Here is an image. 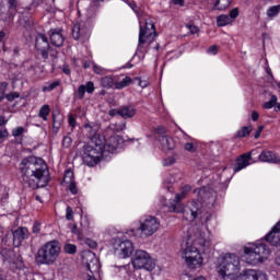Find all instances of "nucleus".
<instances>
[{
    "mask_svg": "<svg viewBox=\"0 0 280 280\" xmlns=\"http://www.w3.org/2000/svg\"><path fill=\"white\" fill-rule=\"evenodd\" d=\"M84 128L88 130L89 139L93 145H85L83 148V163L88 165V167H95L97 163H100V159H102L103 154H115L117 149L121 143H124V138L120 136H112L108 140L100 132V126L91 125L90 122L84 125Z\"/></svg>",
    "mask_w": 280,
    "mask_h": 280,
    "instance_id": "1",
    "label": "nucleus"
},
{
    "mask_svg": "<svg viewBox=\"0 0 280 280\" xmlns=\"http://www.w3.org/2000/svg\"><path fill=\"white\" fill-rule=\"evenodd\" d=\"M20 172L24 185L31 189H38V187H47L49 183V168L44 159L36 156H28L20 163Z\"/></svg>",
    "mask_w": 280,
    "mask_h": 280,
    "instance_id": "2",
    "label": "nucleus"
},
{
    "mask_svg": "<svg viewBox=\"0 0 280 280\" xmlns=\"http://www.w3.org/2000/svg\"><path fill=\"white\" fill-rule=\"evenodd\" d=\"M220 277L224 280H268V275L261 270L246 269L238 276L240 272V257L235 254H226L218 267Z\"/></svg>",
    "mask_w": 280,
    "mask_h": 280,
    "instance_id": "3",
    "label": "nucleus"
},
{
    "mask_svg": "<svg viewBox=\"0 0 280 280\" xmlns=\"http://www.w3.org/2000/svg\"><path fill=\"white\" fill-rule=\"evenodd\" d=\"M60 257V243L50 241L44 244L35 255V261L39 266H54Z\"/></svg>",
    "mask_w": 280,
    "mask_h": 280,
    "instance_id": "4",
    "label": "nucleus"
},
{
    "mask_svg": "<svg viewBox=\"0 0 280 280\" xmlns=\"http://www.w3.org/2000/svg\"><path fill=\"white\" fill-rule=\"evenodd\" d=\"M156 38V28L154 22L151 19L145 20L144 25L140 20V32L138 39V48L141 49L143 45L150 46Z\"/></svg>",
    "mask_w": 280,
    "mask_h": 280,
    "instance_id": "5",
    "label": "nucleus"
},
{
    "mask_svg": "<svg viewBox=\"0 0 280 280\" xmlns=\"http://www.w3.org/2000/svg\"><path fill=\"white\" fill-rule=\"evenodd\" d=\"M131 264L136 270H147L148 272H152L156 268L154 259L143 249L136 250Z\"/></svg>",
    "mask_w": 280,
    "mask_h": 280,
    "instance_id": "6",
    "label": "nucleus"
},
{
    "mask_svg": "<svg viewBox=\"0 0 280 280\" xmlns=\"http://www.w3.org/2000/svg\"><path fill=\"white\" fill-rule=\"evenodd\" d=\"M159 229H161V221H159L156 217L149 215L140 220L137 231L140 233L141 237H152Z\"/></svg>",
    "mask_w": 280,
    "mask_h": 280,
    "instance_id": "7",
    "label": "nucleus"
},
{
    "mask_svg": "<svg viewBox=\"0 0 280 280\" xmlns=\"http://www.w3.org/2000/svg\"><path fill=\"white\" fill-rule=\"evenodd\" d=\"M183 257L190 268H200L202 266V255L200 254V250H198V247L194 245H188L184 249Z\"/></svg>",
    "mask_w": 280,
    "mask_h": 280,
    "instance_id": "8",
    "label": "nucleus"
},
{
    "mask_svg": "<svg viewBox=\"0 0 280 280\" xmlns=\"http://www.w3.org/2000/svg\"><path fill=\"white\" fill-rule=\"evenodd\" d=\"M72 36L74 40L86 43V40L91 38V24L84 22L74 24L72 27Z\"/></svg>",
    "mask_w": 280,
    "mask_h": 280,
    "instance_id": "9",
    "label": "nucleus"
},
{
    "mask_svg": "<svg viewBox=\"0 0 280 280\" xmlns=\"http://www.w3.org/2000/svg\"><path fill=\"white\" fill-rule=\"evenodd\" d=\"M165 132H167V130L164 127H159L158 129H155V135H159L156 139L160 142L162 150H164V152H167L170 150H174L175 142L174 138L165 136Z\"/></svg>",
    "mask_w": 280,
    "mask_h": 280,
    "instance_id": "10",
    "label": "nucleus"
},
{
    "mask_svg": "<svg viewBox=\"0 0 280 280\" xmlns=\"http://www.w3.org/2000/svg\"><path fill=\"white\" fill-rule=\"evenodd\" d=\"M35 49L40 54L44 60L49 58V40L44 34H38L35 38Z\"/></svg>",
    "mask_w": 280,
    "mask_h": 280,
    "instance_id": "11",
    "label": "nucleus"
},
{
    "mask_svg": "<svg viewBox=\"0 0 280 280\" xmlns=\"http://www.w3.org/2000/svg\"><path fill=\"white\" fill-rule=\"evenodd\" d=\"M135 250V245L126 240L120 242L116 247H115V254L120 257V259H126L132 255V252Z\"/></svg>",
    "mask_w": 280,
    "mask_h": 280,
    "instance_id": "12",
    "label": "nucleus"
},
{
    "mask_svg": "<svg viewBox=\"0 0 280 280\" xmlns=\"http://www.w3.org/2000/svg\"><path fill=\"white\" fill-rule=\"evenodd\" d=\"M189 191H191V186L189 185L182 188L180 192L177 194L175 199L171 202V211H174L175 213H180V211H183V208H178V205L180 203V200H185V198H187V194H189Z\"/></svg>",
    "mask_w": 280,
    "mask_h": 280,
    "instance_id": "13",
    "label": "nucleus"
},
{
    "mask_svg": "<svg viewBox=\"0 0 280 280\" xmlns=\"http://www.w3.org/2000/svg\"><path fill=\"white\" fill-rule=\"evenodd\" d=\"M265 240L271 244V246H280V221L265 236Z\"/></svg>",
    "mask_w": 280,
    "mask_h": 280,
    "instance_id": "14",
    "label": "nucleus"
},
{
    "mask_svg": "<svg viewBox=\"0 0 280 280\" xmlns=\"http://www.w3.org/2000/svg\"><path fill=\"white\" fill-rule=\"evenodd\" d=\"M25 240H30V230L27 228H18L13 232V244L19 247Z\"/></svg>",
    "mask_w": 280,
    "mask_h": 280,
    "instance_id": "15",
    "label": "nucleus"
},
{
    "mask_svg": "<svg viewBox=\"0 0 280 280\" xmlns=\"http://www.w3.org/2000/svg\"><path fill=\"white\" fill-rule=\"evenodd\" d=\"M243 261H246L249 266L261 264L260 257L256 254L253 247L244 248Z\"/></svg>",
    "mask_w": 280,
    "mask_h": 280,
    "instance_id": "16",
    "label": "nucleus"
},
{
    "mask_svg": "<svg viewBox=\"0 0 280 280\" xmlns=\"http://www.w3.org/2000/svg\"><path fill=\"white\" fill-rule=\"evenodd\" d=\"M253 160V152H247L241 155L236 160V164L234 165V172H242V170H245V167H248L250 165V161Z\"/></svg>",
    "mask_w": 280,
    "mask_h": 280,
    "instance_id": "17",
    "label": "nucleus"
},
{
    "mask_svg": "<svg viewBox=\"0 0 280 280\" xmlns=\"http://www.w3.org/2000/svg\"><path fill=\"white\" fill-rule=\"evenodd\" d=\"M49 37L54 47H62V45H65V35H62V30L51 28L49 31Z\"/></svg>",
    "mask_w": 280,
    "mask_h": 280,
    "instance_id": "18",
    "label": "nucleus"
},
{
    "mask_svg": "<svg viewBox=\"0 0 280 280\" xmlns=\"http://www.w3.org/2000/svg\"><path fill=\"white\" fill-rule=\"evenodd\" d=\"M254 252L258 257H260V262L266 261L268 257H270V248L266 246V244H259L253 247Z\"/></svg>",
    "mask_w": 280,
    "mask_h": 280,
    "instance_id": "19",
    "label": "nucleus"
},
{
    "mask_svg": "<svg viewBox=\"0 0 280 280\" xmlns=\"http://www.w3.org/2000/svg\"><path fill=\"white\" fill-rule=\"evenodd\" d=\"M259 161L262 163H279V158L272 151L265 150L259 155Z\"/></svg>",
    "mask_w": 280,
    "mask_h": 280,
    "instance_id": "20",
    "label": "nucleus"
},
{
    "mask_svg": "<svg viewBox=\"0 0 280 280\" xmlns=\"http://www.w3.org/2000/svg\"><path fill=\"white\" fill-rule=\"evenodd\" d=\"M117 115H119L124 119H132V117L137 115V109H135V107L132 106H122L117 109Z\"/></svg>",
    "mask_w": 280,
    "mask_h": 280,
    "instance_id": "21",
    "label": "nucleus"
},
{
    "mask_svg": "<svg viewBox=\"0 0 280 280\" xmlns=\"http://www.w3.org/2000/svg\"><path fill=\"white\" fill-rule=\"evenodd\" d=\"M95 91V84L90 81L86 83V85H80L78 89V96L79 100H82L84 97V93H93Z\"/></svg>",
    "mask_w": 280,
    "mask_h": 280,
    "instance_id": "22",
    "label": "nucleus"
},
{
    "mask_svg": "<svg viewBox=\"0 0 280 280\" xmlns=\"http://www.w3.org/2000/svg\"><path fill=\"white\" fill-rule=\"evenodd\" d=\"M231 3H233V0H215L213 4V10L224 12V10H228V8L231 7Z\"/></svg>",
    "mask_w": 280,
    "mask_h": 280,
    "instance_id": "23",
    "label": "nucleus"
},
{
    "mask_svg": "<svg viewBox=\"0 0 280 280\" xmlns=\"http://www.w3.org/2000/svg\"><path fill=\"white\" fill-rule=\"evenodd\" d=\"M231 23L233 22L231 21V18H229V15L226 14H221L217 18L218 27H226V25H231Z\"/></svg>",
    "mask_w": 280,
    "mask_h": 280,
    "instance_id": "24",
    "label": "nucleus"
},
{
    "mask_svg": "<svg viewBox=\"0 0 280 280\" xmlns=\"http://www.w3.org/2000/svg\"><path fill=\"white\" fill-rule=\"evenodd\" d=\"M199 196L201 197V200H203V202H207L209 200V202H214L215 200V196L213 195V192H207V189L202 188L199 190Z\"/></svg>",
    "mask_w": 280,
    "mask_h": 280,
    "instance_id": "25",
    "label": "nucleus"
},
{
    "mask_svg": "<svg viewBox=\"0 0 280 280\" xmlns=\"http://www.w3.org/2000/svg\"><path fill=\"white\" fill-rule=\"evenodd\" d=\"M60 86V80H56L52 82H47L43 88V93H50V91H54L55 89H58Z\"/></svg>",
    "mask_w": 280,
    "mask_h": 280,
    "instance_id": "26",
    "label": "nucleus"
},
{
    "mask_svg": "<svg viewBox=\"0 0 280 280\" xmlns=\"http://www.w3.org/2000/svg\"><path fill=\"white\" fill-rule=\"evenodd\" d=\"M130 84H132V79L130 77H126L121 81L115 82L114 86L115 89L121 90L126 89V86H130Z\"/></svg>",
    "mask_w": 280,
    "mask_h": 280,
    "instance_id": "27",
    "label": "nucleus"
},
{
    "mask_svg": "<svg viewBox=\"0 0 280 280\" xmlns=\"http://www.w3.org/2000/svg\"><path fill=\"white\" fill-rule=\"evenodd\" d=\"M195 244H199V246H202V248H209V246H211V240L205 237L202 234H199L195 241Z\"/></svg>",
    "mask_w": 280,
    "mask_h": 280,
    "instance_id": "28",
    "label": "nucleus"
},
{
    "mask_svg": "<svg viewBox=\"0 0 280 280\" xmlns=\"http://www.w3.org/2000/svg\"><path fill=\"white\" fill-rule=\"evenodd\" d=\"M51 113V108L49 105H43L39 109L38 117L43 119V121H47V117H49V114Z\"/></svg>",
    "mask_w": 280,
    "mask_h": 280,
    "instance_id": "29",
    "label": "nucleus"
},
{
    "mask_svg": "<svg viewBox=\"0 0 280 280\" xmlns=\"http://www.w3.org/2000/svg\"><path fill=\"white\" fill-rule=\"evenodd\" d=\"M280 14V4L272 5L267 10V16L269 19H275L276 16H279Z\"/></svg>",
    "mask_w": 280,
    "mask_h": 280,
    "instance_id": "30",
    "label": "nucleus"
},
{
    "mask_svg": "<svg viewBox=\"0 0 280 280\" xmlns=\"http://www.w3.org/2000/svg\"><path fill=\"white\" fill-rule=\"evenodd\" d=\"M101 84L104 89H113L115 86V80L113 77H104L101 79Z\"/></svg>",
    "mask_w": 280,
    "mask_h": 280,
    "instance_id": "31",
    "label": "nucleus"
},
{
    "mask_svg": "<svg viewBox=\"0 0 280 280\" xmlns=\"http://www.w3.org/2000/svg\"><path fill=\"white\" fill-rule=\"evenodd\" d=\"M277 95H271L270 100L262 104V108L270 110V108H275V106H277Z\"/></svg>",
    "mask_w": 280,
    "mask_h": 280,
    "instance_id": "32",
    "label": "nucleus"
},
{
    "mask_svg": "<svg viewBox=\"0 0 280 280\" xmlns=\"http://www.w3.org/2000/svg\"><path fill=\"white\" fill-rule=\"evenodd\" d=\"M63 250L68 255H75V253H78V247L74 244H66Z\"/></svg>",
    "mask_w": 280,
    "mask_h": 280,
    "instance_id": "33",
    "label": "nucleus"
},
{
    "mask_svg": "<svg viewBox=\"0 0 280 280\" xmlns=\"http://www.w3.org/2000/svg\"><path fill=\"white\" fill-rule=\"evenodd\" d=\"M74 182H75V180H74V178H73V173H72V171H71V170L66 171L65 176H63V183H65L66 185H69L70 183H74Z\"/></svg>",
    "mask_w": 280,
    "mask_h": 280,
    "instance_id": "34",
    "label": "nucleus"
},
{
    "mask_svg": "<svg viewBox=\"0 0 280 280\" xmlns=\"http://www.w3.org/2000/svg\"><path fill=\"white\" fill-rule=\"evenodd\" d=\"M228 16L230 18V21L232 23H234L235 19H237V16H240V9H237V8L232 9Z\"/></svg>",
    "mask_w": 280,
    "mask_h": 280,
    "instance_id": "35",
    "label": "nucleus"
},
{
    "mask_svg": "<svg viewBox=\"0 0 280 280\" xmlns=\"http://www.w3.org/2000/svg\"><path fill=\"white\" fill-rule=\"evenodd\" d=\"M252 131H253V127H250V126L243 127L241 129V131L238 132V137H248V135H250Z\"/></svg>",
    "mask_w": 280,
    "mask_h": 280,
    "instance_id": "36",
    "label": "nucleus"
},
{
    "mask_svg": "<svg viewBox=\"0 0 280 280\" xmlns=\"http://www.w3.org/2000/svg\"><path fill=\"white\" fill-rule=\"evenodd\" d=\"M112 130L116 132H121V130H126V122L115 124L110 126Z\"/></svg>",
    "mask_w": 280,
    "mask_h": 280,
    "instance_id": "37",
    "label": "nucleus"
},
{
    "mask_svg": "<svg viewBox=\"0 0 280 280\" xmlns=\"http://www.w3.org/2000/svg\"><path fill=\"white\" fill-rule=\"evenodd\" d=\"M174 163H176V158H174V156L166 158L163 161L164 167H170V165H174Z\"/></svg>",
    "mask_w": 280,
    "mask_h": 280,
    "instance_id": "38",
    "label": "nucleus"
},
{
    "mask_svg": "<svg viewBox=\"0 0 280 280\" xmlns=\"http://www.w3.org/2000/svg\"><path fill=\"white\" fill-rule=\"evenodd\" d=\"M129 8H131V10H133L137 16L141 19V10L139 9V7H137V3L135 2L129 3Z\"/></svg>",
    "mask_w": 280,
    "mask_h": 280,
    "instance_id": "39",
    "label": "nucleus"
},
{
    "mask_svg": "<svg viewBox=\"0 0 280 280\" xmlns=\"http://www.w3.org/2000/svg\"><path fill=\"white\" fill-rule=\"evenodd\" d=\"M8 137H10V132H8L7 128H1L0 129V143L1 141H3V139H8Z\"/></svg>",
    "mask_w": 280,
    "mask_h": 280,
    "instance_id": "40",
    "label": "nucleus"
},
{
    "mask_svg": "<svg viewBox=\"0 0 280 280\" xmlns=\"http://www.w3.org/2000/svg\"><path fill=\"white\" fill-rule=\"evenodd\" d=\"M184 150H186L187 152H196L197 148H196V144H194L191 142H187L184 145Z\"/></svg>",
    "mask_w": 280,
    "mask_h": 280,
    "instance_id": "41",
    "label": "nucleus"
},
{
    "mask_svg": "<svg viewBox=\"0 0 280 280\" xmlns=\"http://www.w3.org/2000/svg\"><path fill=\"white\" fill-rule=\"evenodd\" d=\"M32 233H34V235H38V233H40V222L35 221L32 228Z\"/></svg>",
    "mask_w": 280,
    "mask_h": 280,
    "instance_id": "42",
    "label": "nucleus"
},
{
    "mask_svg": "<svg viewBox=\"0 0 280 280\" xmlns=\"http://www.w3.org/2000/svg\"><path fill=\"white\" fill-rule=\"evenodd\" d=\"M25 132V129L23 127H16L15 129L12 130V136L13 137H21Z\"/></svg>",
    "mask_w": 280,
    "mask_h": 280,
    "instance_id": "43",
    "label": "nucleus"
},
{
    "mask_svg": "<svg viewBox=\"0 0 280 280\" xmlns=\"http://www.w3.org/2000/svg\"><path fill=\"white\" fill-rule=\"evenodd\" d=\"M66 220H73V208L71 206L66 209Z\"/></svg>",
    "mask_w": 280,
    "mask_h": 280,
    "instance_id": "44",
    "label": "nucleus"
},
{
    "mask_svg": "<svg viewBox=\"0 0 280 280\" xmlns=\"http://www.w3.org/2000/svg\"><path fill=\"white\" fill-rule=\"evenodd\" d=\"M8 102H14V100H18L19 97V92H12L10 94L5 95Z\"/></svg>",
    "mask_w": 280,
    "mask_h": 280,
    "instance_id": "45",
    "label": "nucleus"
},
{
    "mask_svg": "<svg viewBox=\"0 0 280 280\" xmlns=\"http://www.w3.org/2000/svg\"><path fill=\"white\" fill-rule=\"evenodd\" d=\"M93 70H94V73H97L98 75H103V73H105L106 71L104 68L97 65H93Z\"/></svg>",
    "mask_w": 280,
    "mask_h": 280,
    "instance_id": "46",
    "label": "nucleus"
},
{
    "mask_svg": "<svg viewBox=\"0 0 280 280\" xmlns=\"http://www.w3.org/2000/svg\"><path fill=\"white\" fill-rule=\"evenodd\" d=\"M52 129L55 132L60 130V121H56V116H52Z\"/></svg>",
    "mask_w": 280,
    "mask_h": 280,
    "instance_id": "47",
    "label": "nucleus"
},
{
    "mask_svg": "<svg viewBox=\"0 0 280 280\" xmlns=\"http://www.w3.org/2000/svg\"><path fill=\"white\" fill-rule=\"evenodd\" d=\"M19 8V0H9V9L16 10Z\"/></svg>",
    "mask_w": 280,
    "mask_h": 280,
    "instance_id": "48",
    "label": "nucleus"
},
{
    "mask_svg": "<svg viewBox=\"0 0 280 280\" xmlns=\"http://www.w3.org/2000/svg\"><path fill=\"white\" fill-rule=\"evenodd\" d=\"M85 244L90 247V248H97V242L91 240V238H88L85 241Z\"/></svg>",
    "mask_w": 280,
    "mask_h": 280,
    "instance_id": "49",
    "label": "nucleus"
},
{
    "mask_svg": "<svg viewBox=\"0 0 280 280\" xmlns=\"http://www.w3.org/2000/svg\"><path fill=\"white\" fill-rule=\"evenodd\" d=\"M69 185V189L71 191V194L75 195L78 194V186H75V182H71Z\"/></svg>",
    "mask_w": 280,
    "mask_h": 280,
    "instance_id": "50",
    "label": "nucleus"
},
{
    "mask_svg": "<svg viewBox=\"0 0 280 280\" xmlns=\"http://www.w3.org/2000/svg\"><path fill=\"white\" fill-rule=\"evenodd\" d=\"M72 141H73V140L71 139V137L66 136V137L63 138V145H65V148H69V147L71 145Z\"/></svg>",
    "mask_w": 280,
    "mask_h": 280,
    "instance_id": "51",
    "label": "nucleus"
},
{
    "mask_svg": "<svg viewBox=\"0 0 280 280\" xmlns=\"http://www.w3.org/2000/svg\"><path fill=\"white\" fill-rule=\"evenodd\" d=\"M208 54H211L212 56L218 55V46L213 45L208 48Z\"/></svg>",
    "mask_w": 280,
    "mask_h": 280,
    "instance_id": "52",
    "label": "nucleus"
},
{
    "mask_svg": "<svg viewBox=\"0 0 280 280\" xmlns=\"http://www.w3.org/2000/svg\"><path fill=\"white\" fill-rule=\"evenodd\" d=\"M186 27H188L189 32L192 34H198V32H200V28L196 25H186Z\"/></svg>",
    "mask_w": 280,
    "mask_h": 280,
    "instance_id": "53",
    "label": "nucleus"
},
{
    "mask_svg": "<svg viewBox=\"0 0 280 280\" xmlns=\"http://www.w3.org/2000/svg\"><path fill=\"white\" fill-rule=\"evenodd\" d=\"M68 121L71 127V130H73V128H75V118H73V115H69Z\"/></svg>",
    "mask_w": 280,
    "mask_h": 280,
    "instance_id": "54",
    "label": "nucleus"
},
{
    "mask_svg": "<svg viewBox=\"0 0 280 280\" xmlns=\"http://www.w3.org/2000/svg\"><path fill=\"white\" fill-rule=\"evenodd\" d=\"M264 131V126H259L258 130L255 133V139H259V137H261V132Z\"/></svg>",
    "mask_w": 280,
    "mask_h": 280,
    "instance_id": "55",
    "label": "nucleus"
},
{
    "mask_svg": "<svg viewBox=\"0 0 280 280\" xmlns=\"http://www.w3.org/2000/svg\"><path fill=\"white\" fill-rule=\"evenodd\" d=\"M190 214L192 217V219L195 220V218H198V208H191L190 209Z\"/></svg>",
    "mask_w": 280,
    "mask_h": 280,
    "instance_id": "56",
    "label": "nucleus"
},
{
    "mask_svg": "<svg viewBox=\"0 0 280 280\" xmlns=\"http://www.w3.org/2000/svg\"><path fill=\"white\" fill-rule=\"evenodd\" d=\"M172 2L174 3V5H179L180 8L185 5V0H172Z\"/></svg>",
    "mask_w": 280,
    "mask_h": 280,
    "instance_id": "57",
    "label": "nucleus"
},
{
    "mask_svg": "<svg viewBox=\"0 0 280 280\" xmlns=\"http://www.w3.org/2000/svg\"><path fill=\"white\" fill-rule=\"evenodd\" d=\"M252 119H253V121H258V119H259V113L253 112V113H252Z\"/></svg>",
    "mask_w": 280,
    "mask_h": 280,
    "instance_id": "58",
    "label": "nucleus"
},
{
    "mask_svg": "<svg viewBox=\"0 0 280 280\" xmlns=\"http://www.w3.org/2000/svg\"><path fill=\"white\" fill-rule=\"evenodd\" d=\"M119 272H120V275H126V272H128V266L120 267Z\"/></svg>",
    "mask_w": 280,
    "mask_h": 280,
    "instance_id": "59",
    "label": "nucleus"
},
{
    "mask_svg": "<svg viewBox=\"0 0 280 280\" xmlns=\"http://www.w3.org/2000/svg\"><path fill=\"white\" fill-rule=\"evenodd\" d=\"M8 124V120H5V117L0 116V126H5Z\"/></svg>",
    "mask_w": 280,
    "mask_h": 280,
    "instance_id": "60",
    "label": "nucleus"
},
{
    "mask_svg": "<svg viewBox=\"0 0 280 280\" xmlns=\"http://www.w3.org/2000/svg\"><path fill=\"white\" fill-rule=\"evenodd\" d=\"M83 68H84V69H91V61H85V62L83 63Z\"/></svg>",
    "mask_w": 280,
    "mask_h": 280,
    "instance_id": "61",
    "label": "nucleus"
},
{
    "mask_svg": "<svg viewBox=\"0 0 280 280\" xmlns=\"http://www.w3.org/2000/svg\"><path fill=\"white\" fill-rule=\"evenodd\" d=\"M273 108H275L276 113H280V103L276 102V105Z\"/></svg>",
    "mask_w": 280,
    "mask_h": 280,
    "instance_id": "62",
    "label": "nucleus"
},
{
    "mask_svg": "<svg viewBox=\"0 0 280 280\" xmlns=\"http://www.w3.org/2000/svg\"><path fill=\"white\" fill-rule=\"evenodd\" d=\"M108 114L110 117H115V115H117V109H110Z\"/></svg>",
    "mask_w": 280,
    "mask_h": 280,
    "instance_id": "63",
    "label": "nucleus"
},
{
    "mask_svg": "<svg viewBox=\"0 0 280 280\" xmlns=\"http://www.w3.org/2000/svg\"><path fill=\"white\" fill-rule=\"evenodd\" d=\"M140 86H141L142 89H145V88L148 86L147 81H140Z\"/></svg>",
    "mask_w": 280,
    "mask_h": 280,
    "instance_id": "64",
    "label": "nucleus"
}]
</instances>
